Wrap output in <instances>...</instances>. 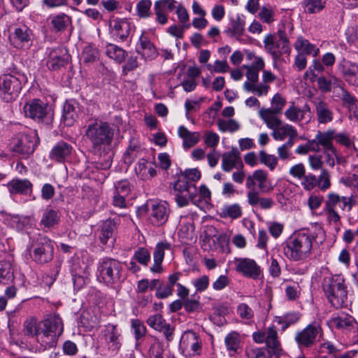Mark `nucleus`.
Listing matches in <instances>:
<instances>
[{
  "instance_id": "nucleus-42",
  "label": "nucleus",
  "mask_w": 358,
  "mask_h": 358,
  "mask_svg": "<svg viewBox=\"0 0 358 358\" xmlns=\"http://www.w3.org/2000/svg\"><path fill=\"white\" fill-rule=\"evenodd\" d=\"M152 1L150 0H141L136 4L137 15L141 18H148L152 15Z\"/></svg>"
},
{
  "instance_id": "nucleus-35",
  "label": "nucleus",
  "mask_w": 358,
  "mask_h": 358,
  "mask_svg": "<svg viewBox=\"0 0 358 358\" xmlns=\"http://www.w3.org/2000/svg\"><path fill=\"white\" fill-rule=\"evenodd\" d=\"M117 222L111 219L105 220L101 226L100 239L106 244L108 239L113 238L117 230Z\"/></svg>"
},
{
  "instance_id": "nucleus-11",
  "label": "nucleus",
  "mask_w": 358,
  "mask_h": 358,
  "mask_svg": "<svg viewBox=\"0 0 358 358\" xmlns=\"http://www.w3.org/2000/svg\"><path fill=\"white\" fill-rule=\"evenodd\" d=\"M267 348L251 350L248 355L253 358H279L282 349L278 339V333L274 326L268 328Z\"/></svg>"
},
{
  "instance_id": "nucleus-44",
  "label": "nucleus",
  "mask_w": 358,
  "mask_h": 358,
  "mask_svg": "<svg viewBox=\"0 0 358 358\" xmlns=\"http://www.w3.org/2000/svg\"><path fill=\"white\" fill-rule=\"evenodd\" d=\"M285 115L287 120L293 122H299L303 120V111H301V109L295 106L293 103L286 110Z\"/></svg>"
},
{
  "instance_id": "nucleus-63",
  "label": "nucleus",
  "mask_w": 358,
  "mask_h": 358,
  "mask_svg": "<svg viewBox=\"0 0 358 358\" xmlns=\"http://www.w3.org/2000/svg\"><path fill=\"white\" fill-rule=\"evenodd\" d=\"M200 134L198 132H190L189 136L183 141L182 145L184 148H189L199 143Z\"/></svg>"
},
{
  "instance_id": "nucleus-31",
  "label": "nucleus",
  "mask_w": 358,
  "mask_h": 358,
  "mask_svg": "<svg viewBox=\"0 0 358 358\" xmlns=\"http://www.w3.org/2000/svg\"><path fill=\"white\" fill-rule=\"evenodd\" d=\"M271 135L276 141H283L287 137H297L298 132L292 125L281 123L280 126L273 131Z\"/></svg>"
},
{
  "instance_id": "nucleus-32",
  "label": "nucleus",
  "mask_w": 358,
  "mask_h": 358,
  "mask_svg": "<svg viewBox=\"0 0 358 358\" xmlns=\"http://www.w3.org/2000/svg\"><path fill=\"white\" fill-rule=\"evenodd\" d=\"M278 113H274L271 108H261L259 111V117L264 120L266 126L274 131L281 124V120L275 116Z\"/></svg>"
},
{
  "instance_id": "nucleus-17",
  "label": "nucleus",
  "mask_w": 358,
  "mask_h": 358,
  "mask_svg": "<svg viewBox=\"0 0 358 358\" xmlns=\"http://www.w3.org/2000/svg\"><path fill=\"white\" fill-rule=\"evenodd\" d=\"M32 36L31 30L25 25L17 27L9 36L12 44L17 48L28 47L31 44Z\"/></svg>"
},
{
  "instance_id": "nucleus-62",
  "label": "nucleus",
  "mask_w": 358,
  "mask_h": 358,
  "mask_svg": "<svg viewBox=\"0 0 358 358\" xmlns=\"http://www.w3.org/2000/svg\"><path fill=\"white\" fill-rule=\"evenodd\" d=\"M289 173L294 178L301 180L306 174V168L302 163H299L290 168Z\"/></svg>"
},
{
  "instance_id": "nucleus-16",
  "label": "nucleus",
  "mask_w": 358,
  "mask_h": 358,
  "mask_svg": "<svg viewBox=\"0 0 358 358\" xmlns=\"http://www.w3.org/2000/svg\"><path fill=\"white\" fill-rule=\"evenodd\" d=\"M46 65L51 71H57L64 66L69 62V55L62 48L48 49Z\"/></svg>"
},
{
  "instance_id": "nucleus-54",
  "label": "nucleus",
  "mask_w": 358,
  "mask_h": 358,
  "mask_svg": "<svg viewBox=\"0 0 358 358\" xmlns=\"http://www.w3.org/2000/svg\"><path fill=\"white\" fill-rule=\"evenodd\" d=\"M178 176H184L185 180L195 182L198 181L201 178V173L197 169H187L184 172L177 175Z\"/></svg>"
},
{
  "instance_id": "nucleus-45",
  "label": "nucleus",
  "mask_w": 358,
  "mask_h": 358,
  "mask_svg": "<svg viewBox=\"0 0 358 358\" xmlns=\"http://www.w3.org/2000/svg\"><path fill=\"white\" fill-rule=\"evenodd\" d=\"M217 124L219 129L222 132H234L239 128L238 122L233 119H229L228 120L219 119Z\"/></svg>"
},
{
  "instance_id": "nucleus-47",
  "label": "nucleus",
  "mask_w": 358,
  "mask_h": 358,
  "mask_svg": "<svg viewBox=\"0 0 358 358\" xmlns=\"http://www.w3.org/2000/svg\"><path fill=\"white\" fill-rule=\"evenodd\" d=\"M167 322L163 318L162 315L160 314H155L153 315H150L147 320V324L152 329L159 331L162 329L163 327Z\"/></svg>"
},
{
  "instance_id": "nucleus-37",
  "label": "nucleus",
  "mask_w": 358,
  "mask_h": 358,
  "mask_svg": "<svg viewBox=\"0 0 358 358\" xmlns=\"http://www.w3.org/2000/svg\"><path fill=\"white\" fill-rule=\"evenodd\" d=\"M106 53L110 58L119 63L122 62L127 55L124 50L114 44H108L106 46Z\"/></svg>"
},
{
  "instance_id": "nucleus-30",
  "label": "nucleus",
  "mask_w": 358,
  "mask_h": 358,
  "mask_svg": "<svg viewBox=\"0 0 358 358\" xmlns=\"http://www.w3.org/2000/svg\"><path fill=\"white\" fill-rule=\"evenodd\" d=\"M245 24L243 16L237 15L230 20V27L225 30V33L231 37H240L245 31Z\"/></svg>"
},
{
  "instance_id": "nucleus-9",
  "label": "nucleus",
  "mask_w": 358,
  "mask_h": 358,
  "mask_svg": "<svg viewBox=\"0 0 358 358\" xmlns=\"http://www.w3.org/2000/svg\"><path fill=\"white\" fill-rule=\"evenodd\" d=\"M23 111L27 117L37 122L50 124L54 117L52 107L39 99H33L23 106Z\"/></svg>"
},
{
  "instance_id": "nucleus-48",
  "label": "nucleus",
  "mask_w": 358,
  "mask_h": 358,
  "mask_svg": "<svg viewBox=\"0 0 358 358\" xmlns=\"http://www.w3.org/2000/svg\"><path fill=\"white\" fill-rule=\"evenodd\" d=\"M299 319V316L296 313H290L280 317L278 320V323L282 325V329L285 330L289 325L296 323Z\"/></svg>"
},
{
  "instance_id": "nucleus-14",
  "label": "nucleus",
  "mask_w": 358,
  "mask_h": 358,
  "mask_svg": "<svg viewBox=\"0 0 358 358\" xmlns=\"http://www.w3.org/2000/svg\"><path fill=\"white\" fill-rule=\"evenodd\" d=\"M36 134H18L12 140V150L13 152L27 157L31 155L36 146Z\"/></svg>"
},
{
  "instance_id": "nucleus-26",
  "label": "nucleus",
  "mask_w": 358,
  "mask_h": 358,
  "mask_svg": "<svg viewBox=\"0 0 358 358\" xmlns=\"http://www.w3.org/2000/svg\"><path fill=\"white\" fill-rule=\"evenodd\" d=\"M169 214V210L165 204H152L150 213L151 222L157 226L162 225L167 221Z\"/></svg>"
},
{
  "instance_id": "nucleus-7",
  "label": "nucleus",
  "mask_w": 358,
  "mask_h": 358,
  "mask_svg": "<svg viewBox=\"0 0 358 358\" xmlns=\"http://www.w3.org/2000/svg\"><path fill=\"white\" fill-rule=\"evenodd\" d=\"M29 250L31 259L38 264H46L53 259V243L47 236L39 235L32 238Z\"/></svg>"
},
{
  "instance_id": "nucleus-1",
  "label": "nucleus",
  "mask_w": 358,
  "mask_h": 358,
  "mask_svg": "<svg viewBox=\"0 0 358 358\" xmlns=\"http://www.w3.org/2000/svg\"><path fill=\"white\" fill-rule=\"evenodd\" d=\"M64 324L57 314L49 315L40 322L31 318L24 323V333L30 337H36L44 349L56 346L58 338L62 334Z\"/></svg>"
},
{
  "instance_id": "nucleus-5",
  "label": "nucleus",
  "mask_w": 358,
  "mask_h": 358,
  "mask_svg": "<svg viewBox=\"0 0 358 358\" xmlns=\"http://www.w3.org/2000/svg\"><path fill=\"white\" fill-rule=\"evenodd\" d=\"M122 272V263L115 259L103 257L98 262L96 277L100 282L108 285L118 284L123 280Z\"/></svg>"
},
{
  "instance_id": "nucleus-40",
  "label": "nucleus",
  "mask_w": 358,
  "mask_h": 358,
  "mask_svg": "<svg viewBox=\"0 0 358 358\" xmlns=\"http://www.w3.org/2000/svg\"><path fill=\"white\" fill-rule=\"evenodd\" d=\"M59 220L58 213L53 209L47 208L43 214V217L41 220V224L45 227H52L57 224Z\"/></svg>"
},
{
  "instance_id": "nucleus-28",
  "label": "nucleus",
  "mask_w": 358,
  "mask_h": 358,
  "mask_svg": "<svg viewBox=\"0 0 358 358\" xmlns=\"http://www.w3.org/2000/svg\"><path fill=\"white\" fill-rule=\"evenodd\" d=\"M170 244L165 242H159L157 244L154 253V264L150 268L153 273H161L162 271V263L164 257V250L169 249Z\"/></svg>"
},
{
  "instance_id": "nucleus-15",
  "label": "nucleus",
  "mask_w": 358,
  "mask_h": 358,
  "mask_svg": "<svg viewBox=\"0 0 358 358\" xmlns=\"http://www.w3.org/2000/svg\"><path fill=\"white\" fill-rule=\"evenodd\" d=\"M202 341L199 334L192 330L185 331L180 338V348L189 356H196L201 353Z\"/></svg>"
},
{
  "instance_id": "nucleus-52",
  "label": "nucleus",
  "mask_w": 358,
  "mask_h": 358,
  "mask_svg": "<svg viewBox=\"0 0 358 358\" xmlns=\"http://www.w3.org/2000/svg\"><path fill=\"white\" fill-rule=\"evenodd\" d=\"M164 348L159 342L153 343L149 348L148 358H164Z\"/></svg>"
},
{
  "instance_id": "nucleus-39",
  "label": "nucleus",
  "mask_w": 358,
  "mask_h": 358,
  "mask_svg": "<svg viewBox=\"0 0 358 358\" xmlns=\"http://www.w3.org/2000/svg\"><path fill=\"white\" fill-rule=\"evenodd\" d=\"M71 23V17L64 13L53 17L51 20V24L57 31L64 30Z\"/></svg>"
},
{
  "instance_id": "nucleus-50",
  "label": "nucleus",
  "mask_w": 358,
  "mask_h": 358,
  "mask_svg": "<svg viewBox=\"0 0 358 358\" xmlns=\"http://www.w3.org/2000/svg\"><path fill=\"white\" fill-rule=\"evenodd\" d=\"M318 183L317 178L312 174L309 173L302 178L301 185L305 190L310 191L313 189Z\"/></svg>"
},
{
  "instance_id": "nucleus-51",
  "label": "nucleus",
  "mask_w": 358,
  "mask_h": 358,
  "mask_svg": "<svg viewBox=\"0 0 358 358\" xmlns=\"http://www.w3.org/2000/svg\"><path fill=\"white\" fill-rule=\"evenodd\" d=\"M317 180V185L321 190L324 191L329 189L331 186L329 172L327 169H322Z\"/></svg>"
},
{
  "instance_id": "nucleus-33",
  "label": "nucleus",
  "mask_w": 358,
  "mask_h": 358,
  "mask_svg": "<svg viewBox=\"0 0 358 358\" xmlns=\"http://www.w3.org/2000/svg\"><path fill=\"white\" fill-rule=\"evenodd\" d=\"M294 48L299 53L309 55L313 57H316L319 53V48L302 36L297 38V40L294 43Z\"/></svg>"
},
{
  "instance_id": "nucleus-18",
  "label": "nucleus",
  "mask_w": 358,
  "mask_h": 358,
  "mask_svg": "<svg viewBox=\"0 0 358 358\" xmlns=\"http://www.w3.org/2000/svg\"><path fill=\"white\" fill-rule=\"evenodd\" d=\"M236 271L241 273L243 275L253 279L258 278L261 275L260 266L257 265L255 260L243 258L236 260Z\"/></svg>"
},
{
  "instance_id": "nucleus-43",
  "label": "nucleus",
  "mask_w": 358,
  "mask_h": 358,
  "mask_svg": "<svg viewBox=\"0 0 358 358\" xmlns=\"http://www.w3.org/2000/svg\"><path fill=\"white\" fill-rule=\"evenodd\" d=\"M243 89L247 92H255L258 96L265 95L268 93L269 86L263 83H250L245 81L243 84Z\"/></svg>"
},
{
  "instance_id": "nucleus-4",
  "label": "nucleus",
  "mask_w": 358,
  "mask_h": 358,
  "mask_svg": "<svg viewBox=\"0 0 358 358\" xmlns=\"http://www.w3.org/2000/svg\"><path fill=\"white\" fill-rule=\"evenodd\" d=\"M322 287L326 297L333 307L336 308L343 307L348 297L347 286L343 275H334L325 277Z\"/></svg>"
},
{
  "instance_id": "nucleus-34",
  "label": "nucleus",
  "mask_w": 358,
  "mask_h": 358,
  "mask_svg": "<svg viewBox=\"0 0 358 358\" xmlns=\"http://www.w3.org/2000/svg\"><path fill=\"white\" fill-rule=\"evenodd\" d=\"M140 48L138 52L145 59H152L157 56V50L154 45L147 38L141 35L139 39Z\"/></svg>"
},
{
  "instance_id": "nucleus-36",
  "label": "nucleus",
  "mask_w": 358,
  "mask_h": 358,
  "mask_svg": "<svg viewBox=\"0 0 358 358\" xmlns=\"http://www.w3.org/2000/svg\"><path fill=\"white\" fill-rule=\"evenodd\" d=\"M242 215V209L239 204L234 203L231 205H224L221 208L220 216L223 218L229 217L237 219Z\"/></svg>"
},
{
  "instance_id": "nucleus-12",
  "label": "nucleus",
  "mask_w": 358,
  "mask_h": 358,
  "mask_svg": "<svg viewBox=\"0 0 358 358\" xmlns=\"http://www.w3.org/2000/svg\"><path fill=\"white\" fill-rule=\"evenodd\" d=\"M323 336V331L320 324L313 322L308 324L302 331L295 335V341L300 347L311 348L317 341H320Z\"/></svg>"
},
{
  "instance_id": "nucleus-22",
  "label": "nucleus",
  "mask_w": 358,
  "mask_h": 358,
  "mask_svg": "<svg viewBox=\"0 0 358 358\" xmlns=\"http://www.w3.org/2000/svg\"><path fill=\"white\" fill-rule=\"evenodd\" d=\"M338 69L348 84L358 86V64L357 63L343 61L340 63Z\"/></svg>"
},
{
  "instance_id": "nucleus-21",
  "label": "nucleus",
  "mask_w": 358,
  "mask_h": 358,
  "mask_svg": "<svg viewBox=\"0 0 358 358\" xmlns=\"http://www.w3.org/2000/svg\"><path fill=\"white\" fill-rule=\"evenodd\" d=\"M318 123L327 124L334 120V111L329 104L321 99L313 101Z\"/></svg>"
},
{
  "instance_id": "nucleus-41",
  "label": "nucleus",
  "mask_w": 358,
  "mask_h": 358,
  "mask_svg": "<svg viewBox=\"0 0 358 358\" xmlns=\"http://www.w3.org/2000/svg\"><path fill=\"white\" fill-rule=\"evenodd\" d=\"M324 0H304L303 5L305 10L308 13H317L325 7Z\"/></svg>"
},
{
  "instance_id": "nucleus-13",
  "label": "nucleus",
  "mask_w": 358,
  "mask_h": 358,
  "mask_svg": "<svg viewBox=\"0 0 358 358\" xmlns=\"http://www.w3.org/2000/svg\"><path fill=\"white\" fill-rule=\"evenodd\" d=\"M22 90L20 80L10 74L0 76V97L6 102H10L18 96Z\"/></svg>"
},
{
  "instance_id": "nucleus-49",
  "label": "nucleus",
  "mask_w": 358,
  "mask_h": 358,
  "mask_svg": "<svg viewBox=\"0 0 358 358\" xmlns=\"http://www.w3.org/2000/svg\"><path fill=\"white\" fill-rule=\"evenodd\" d=\"M134 259L143 266H147L150 261V255L145 248H140L135 251Z\"/></svg>"
},
{
  "instance_id": "nucleus-8",
  "label": "nucleus",
  "mask_w": 358,
  "mask_h": 358,
  "mask_svg": "<svg viewBox=\"0 0 358 358\" xmlns=\"http://www.w3.org/2000/svg\"><path fill=\"white\" fill-rule=\"evenodd\" d=\"M356 203L353 196H340L335 193H329L325 201L324 210L327 215V220L329 222L337 224L341 221V216L336 211V208L342 210L347 209L350 212L352 206Z\"/></svg>"
},
{
  "instance_id": "nucleus-6",
  "label": "nucleus",
  "mask_w": 358,
  "mask_h": 358,
  "mask_svg": "<svg viewBox=\"0 0 358 358\" xmlns=\"http://www.w3.org/2000/svg\"><path fill=\"white\" fill-rule=\"evenodd\" d=\"M101 352L105 357H113L119 352L122 347L121 334L115 324H108L101 331Z\"/></svg>"
},
{
  "instance_id": "nucleus-55",
  "label": "nucleus",
  "mask_w": 358,
  "mask_h": 358,
  "mask_svg": "<svg viewBox=\"0 0 358 358\" xmlns=\"http://www.w3.org/2000/svg\"><path fill=\"white\" fill-rule=\"evenodd\" d=\"M238 337L236 333L229 334L225 338V344L229 351L236 352L238 347Z\"/></svg>"
},
{
  "instance_id": "nucleus-58",
  "label": "nucleus",
  "mask_w": 358,
  "mask_h": 358,
  "mask_svg": "<svg viewBox=\"0 0 358 358\" xmlns=\"http://www.w3.org/2000/svg\"><path fill=\"white\" fill-rule=\"evenodd\" d=\"M237 313L241 318L250 320L254 316L253 310L246 303H241L238 306Z\"/></svg>"
},
{
  "instance_id": "nucleus-23",
  "label": "nucleus",
  "mask_w": 358,
  "mask_h": 358,
  "mask_svg": "<svg viewBox=\"0 0 358 358\" xmlns=\"http://www.w3.org/2000/svg\"><path fill=\"white\" fill-rule=\"evenodd\" d=\"M176 3L177 2L175 0H158L155 1L154 8L157 22L160 24H166L168 20L165 13L172 11L176 8Z\"/></svg>"
},
{
  "instance_id": "nucleus-24",
  "label": "nucleus",
  "mask_w": 358,
  "mask_h": 358,
  "mask_svg": "<svg viewBox=\"0 0 358 358\" xmlns=\"http://www.w3.org/2000/svg\"><path fill=\"white\" fill-rule=\"evenodd\" d=\"M73 148L68 143L61 141L51 150L49 157L52 161L63 163L70 157Z\"/></svg>"
},
{
  "instance_id": "nucleus-20",
  "label": "nucleus",
  "mask_w": 358,
  "mask_h": 358,
  "mask_svg": "<svg viewBox=\"0 0 358 358\" xmlns=\"http://www.w3.org/2000/svg\"><path fill=\"white\" fill-rule=\"evenodd\" d=\"M234 168L243 169V164L239 152L236 149L233 148L231 151L222 154V169L225 172H230Z\"/></svg>"
},
{
  "instance_id": "nucleus-38",
  "label": "nucleus",
  "mask_w": 358,
  "mask_h": 358,
  "mask_svg": "<svg viewBox=\"0 0 358 358\" xmlns=\"http://www.w3.org/2000/svg\"><path fill=\"white\" fill-rule=\"evenodd\" d=\"M99 53L98 49L93 45L85 46L82 53V59L86 64H91L98 60Z\"/></svg>"
},
{
  "instance_id": "nucleus-64",
  "label": "nucleus",
  "mask_w": 358,
  "mask_h": 358,
  "mask_svg": "<svg viewBox=\"0 0 358 358\" xmlns=\"http://www.w3.org/2000/svg\"><path fill=\"white\" fill-rule=\"evenodd\" d=\"M183 306L188 313L196 311L200 308V302L198 299H183Z\"/></svg>"
},
{
  "instance_id": "nucleus-29",
  "label": "nucleus",
  "mask_w": 358,
  "mask_h": 358,
  "mask_svg": "<svg viewBox=\"0 0 358 358\" xmlns=\"http://www.w3.org/2000/svg\"><path fill=\"white\" fill-rule=\"evenodd\" d=\"M143 149L139 143L135 140L131 139L129 145L123 155V161L127 165L131 164L134 160L141 155Z\"/></svg>"
},
{
  "instance_id": "nucleus-60",
  "label": "nucleus",
  "mask_w": 358,
  "mask_h": 358,
  "mask_svg": "<svg viewBox=\"0 0 358 358\" xmlns=\"http://www.w3.org/2000/svg\"><path fill=\"white\" fill-rule=\"evenodd\" d=\"M220 136L214 131H207L204 136V143L209 148H215L219 143Z\"/></svg>"
},
{
  "instance_id": "nucleus-53",
  "label": "nucleus",
  "mask_w": 358,
  "mask_h": 358,
  "mask_svg": "<svg viewBox=\"0 0 358 358\" xmlns=\"http://www.w3.org/2000/svg\"><path fill=\"white\" fill-rule=\"evenodd\" d=\"M209 278L208 275H203L194 279L192 284L197 292H202L207 289L209 285Z\"/></svg>"
},
{
  "instance_id": "nucleus-56",
  "label": "nucleus",
  "mask_w": 358,
  "mask_h": 358,
  "mask_svg": "<svg viewBox=\"0 0 358 358\" xmlns=\"http://www.w3.org/2000/svg\"><path fill=\"white\" fill-rule=\"evenodd\" d=\"M272 110L274 113H280L283 109V107L286 104V100L282 97L279 94H276L273 96L271 100Z\"/></svg>"
},
{
  "instance_id": "nucleus-59",
  "label": "nucleus",
  "mask_w": 358,
  "mask_h": 358,
  "mask_svg": "<svg viewBox=\"0 0 358 358\" xmlns=\"http://www.w3.org/2000/svg\"><path fill=\"white\" fill-rule=\"evenodd\" d=\"M131 327L134 330L135 338L136 340H138L145 336L146 328L140 320H132Z\"/></svg>"
},
{
  "instance_id": "nucleus-3",
  "label": "nucleus",
  "mask_w": 358,
  "mask_h": 358,
  "mask_svg": "<svg viewBox=\"0 0 358 358\" xmlns=\"http://www.w3.org/2000/svg\"><path fill=\"white\" fill-rule=\"evenodd\" d=\"M115 127L107 122L95 120L90 122L85 131V136L92 144L95 154L106 155L111 150Z\"/></svg>"
},
{
  "instance_id": "nucleus-19",
  "label": "nucleus",
  "mask_w": 358,
  "mask_h": 358,
  "mask_svg": "<svg viewBox=\"0 0 358 358\" xmlns=\"http://www.w3.org/2000/svg\"><path fill=\"white\" fill-rule=\"evenodd\" d=\"M80 112L79 103L74 99L67 100L63 106L62 120L68 127L72 126L78 120Z\"/></svg>"
},
{
  "instance_id": "nucleus-25",
  "label": "nucleus",
  "mask_w": 358,
  "mask_h": 358,
  "mask_svg": "<svg viewBox=\"0 0 358 358\" xmlns=\"http://www.w3.org/2000/svg\"><path fill=\"white\" fill-rule=\"evenodd\" d=\"M11 194L31 195L33 192V184L27 178H13L7 185Z\"/></svg>"
},
{
  "instance_id": "nucleus-61",
  "label": "nucleus",
  "mask_w": 358,
  "mask_h": 358,
  "mask_svg": "<svg viewBox=\"0 0 358 358\" xmlns=\"http://www.w3.org/2000/svg\"><path fill=\"white\" fill-rule=\"evenodd\" d=\"M334 140H335L337 143L345 145L347 148H350L352 145H353L354 149H355V147L353 143L350 139L348 135L343 134V133H337L335 129H334Z\"/></svg>"
},
{
  "instance_id": "nucleus-10",
  "label": "nucleus",
  "mask_w": 358,
  "mask_h": 358,
  "mask_svg": "<svg viewBox=\"0 0 358 358\" xmlns=\"http://www.w3.org/2000/svg\"><path fill=\"white\" fill-rule=\"evenodd\" d=\"M175 200L179 207L189 205V201L196 203L198 189L192 181L185 180L184 176H178L177 180L173 183Z\"/></svg>"
},
{
  "instance_id": "nucleus-2",
  "label": "nucleus",
  "mask_w": 358,
  "mask_h": 358,
  "mask_svg": "<svg viewBox=\"0 0 358 358\" xmlns=\"http://www.w3.org/2000/svg\"><path fill=\"white\" fill-rule=\"evenodd\" d=\"M320 236L324 238V231L317 227L314 231L304 230L295 234L284 248L285 255L291 260L300 261L311 255L313 241Z\"/></svg>"
},
{
  "instance_id": "nucleus-46",
  "label": "nucleus",
  "mask_w": 358,
  "mask_h": 358,
  "mask_svg": "<svg viewBox=\"0 0 358 358\" xmlns=\"http://www.w3.org/2000/svg\"><path fill=\"white\" fill-rule=\"evenodd\" d=\"M261 163L268 166L273 171L277 166V157L272 155L267 154L265 151L261 150L259 153Z\"/></svg>"
},
{
  "instance_id": "nucleus-57",
  "label": "nucleus",
  "mask_w": 358,
  "mask_h": 358,
  "mask_svg": "<svg viewBox=\"0 0 358 358\" xmlns=\"http://www.w3.org/2000/svg\"><path fill=\"white\" fill-rule=\"evenodd\" d=\"M129 28V24L126 21L115 20L114 22V29L118 31V34L122 39H124L127 36Z\"/></svg>"
},
{
  "instance_id": "nucleus-27",
  "label": "nucleus",
  "mask_w": 358,
  "mask_h": 358,
  "mask_svg": "<svg viewBox=\"0 0 358 358\" xmlns=\"http://www.w3.org/2000/svg\"><path fill=\"white\" fill-rule=\"evenodd\" d=\"M334 135V129H328L325 131H319L316 134L317 139L318 140L319 144L322 147V150L327 152L329 150L336 157L337 150L333 144Z\"/></svg>"
}]
</instances>
